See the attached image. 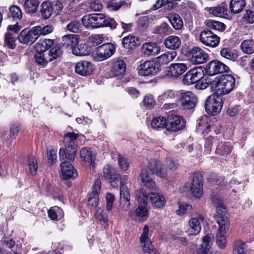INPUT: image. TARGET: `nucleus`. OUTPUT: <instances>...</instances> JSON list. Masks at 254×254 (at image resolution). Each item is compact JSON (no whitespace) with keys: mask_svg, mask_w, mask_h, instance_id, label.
Segmentation results:
<instances>
[{"mask_svg":"<svg viewBox=\"0 0 254 254\" xmlns=\"http://www.w3.org/2000/svg\"><path fill=\"white\" fill-rule=\"evenodd\" d=\"M232 149L230 142L221 141L218 142L215 153L220 155H227L231 152Z\"/></svg>","mask_w":254,"mask_h":254,"instance_id":"473e14b6","label":"nucleus"},{"mask_svg":"<svg viewBox=\"0 0 254 254\" xmlns=\"http://www.w3.org/2000/svg\"><path fill=\"white\" fill-rule=\"evenodd\" d=\"M167 120L162 116L154 118L151 123L153 129H158L165 127L167 129Z\"/></svg>","mask_w":254,"mask_h":254,"instance_id":"79ce46f5","label":"nucleus"},{"mask_svg":"<svg viewBox=\"0 0 254 254\" xmlns=\"http://www.w3.org/2000/svg\"><path fill=\"white\" fill-rule=\"evenodd\" d=\"M176 51L167 52L157 58V62L159 64H166L173 61L177 56Z\"/></svg>","mask_w":254,"mask_h":254,"instance_id":"4c0bfd02","label":"nucleus"},{"mask_svg":"<svg viewBox=\"0 0 254 254\" xmlns=\"http://www.w3.org/2000/svg\"><path fill=\"white\" fill-rule=\"evenodd\" d=\"M214 237L212 234H208L202 238V243L199 249L198 254H202L210 251L213 242Z\"/></svg>","mask_w":254,"mask_h":254,"instance_id":"393cba45","label":"nucleus"},{"mask_svg":"<svg viewBox=\"0 0 254 254\" xmlns=\"http://www.w3.org/2000/svg\"><path fill=\"white\" fill-rule=\"evenodd\" d=\"M187 65L185 63H173L170 65L167 75L168 77L176 79L183 74L187 70Z\"/></svg>","mask_w":254,"mask_h":254,"instance_id":"2eb2a0df","label":"nucleus"},{"mask_svg":"<svg viewBox=\"0 0 254 254\" xmlns=\"http://www.w3.org/2000/svg\"><path fill=\"white\" fill-rule=\"evenodd\" d=\"M203 76L204 73L202 68L200 67L194 68L185 74L183 78V82L187 85L196 83Z\"/></svg>","mask_w":254,"mask_h":254,"instance_id":"9b49d317","label":"nucleus"},{"mask_svg":"<svg viewBox=\"0 0 254 254\" xmlns=\"http://www.w3.org/2000/svg\"><path fill=\"white\" fill-rule=\"evenodd\" d=\"M226 234L220 232H218L216 235V244L221 249L225 247L227 240Z\"/></svg>","mask_w":254,"mask_h":254,"instance_id":"680f3d73","label":"nucleus"},{"mask_svg":"<svg viewBox=\"0 0 254 254\" xmlns=\"http://www.w3.org/2000/svg\"><path fill=\"white\" fill-rule=\"evenodd\" d=\"M222 107V100L215 95L209 96L205 104V108L207 113L212 115L218 114Z\"/></svg>","mask_w":254,"mask_h":254,"instance_id":"39448f33","label":"nucleus"},{"mask_svg":"<svg viewBox=\"0 0 254 254\" xmlns=\"http://www.w3.org/2000/svg\"><path fill=\"white\" fill-rule=\"evenodd\" d=\"M246 248L245 243L241 241H236L234 244L233 254H246L244 250Z\"/></svg>","mask_w":254,"mask_h":254,"instance_id":"4d7b16f0","label":"nucleus"},{"mask_svg":"<svg viewBox=\"0 0 254 254\" xmlns=\"http://www.w3.org/2000/svg\"><path fill=\"white\" fill-rule=\"evenodd\" d=\"M126 70L125 62L119 59H114L112 61L111 71L115 76L122 75Z\"/></svg>","mask_w":254,"mask_h":254,"instance_id":"412c9836","label":"nucleus"},{"mask_svg":"<svg viewBox=\"0 0 254 254\" xmlns=\"http://www.w3.org/2000/svg\"><path fill=\"white\" fill-rule=\"evenodd\" d=\"M212 124L213 122H211L210 118L206 116L201 117L197 121L198 129L202 130L203 133H208L210 131Z\"/></svg>","mask_w":254,"mask_h":254,"instance_id":"bb28decb","label":"nucleus"},{"mask_svg":"<svg viewBox=\"0 0 254 254\" xmlns=\"http://www.w3.org/2000/svg\"><path fill=\"white\" fill-rule=\"evenodd\" d=\"M216 222L219 225L218 232L226 233L230 226V222L225 216L215 217Z\"/></svg>","mask_w":254,"mask_h":254,"instance_id":"58836bf2","label":"nucleus"},{"mask_svg":"<svg viewBox=\"0 0 254 254\" xmlns=\"http://www.w3.org/2000/svg\"><path fill=\"white\" fill-rule=\"evenodd\" d=\"M148 233L149 227L147 225H145L140 238V242L142 250L146 253L150 252L153 247L148 238Z\"/></svg>","mask_w":254,"mask_h":254,"instance_id":"4be33fe9","label":"nucleus"},{"mask_svg":"<svg viewBox=\"0 0 254 254\" xmlns=\"http://www.w3.org/2000/svg\"><path fill=\"white\" fill-rule=\"evenodd\" d=\"M115 45L111 43L104 44L97 48V58L100 61L106 60L114 55L116 51Z\"/></svg>","mask_w":254,"mask_h":254,"instance_id":"f8f14e48","label":"nucleus"},{"mask_svg":"<svg viewBox=\"0 0 254 254\" xmlns=\"http://www.w3.org/2000/svg\"><path fill=\"white\" fill-rule=\"evenodd\" d=\"M79 37L76 34H67L63 36L62 43L66 47H71L72 48L78 44Z\"/></svg>","mask_w":254,"mask_h":254,"instance_id":"f704fd0d","label":"nucleus"},{"mask_svg":"<svg viewBox=\"0 0 254 254\" xmlns=\"http://www.w3.org/2000/svg\"><path fill=\"white\" fill-rule=\"evenodd\" d=\"M245 5V0H231L229 3V8L231 12L236 14L241 12Z\"/></svg>","mask_w":254,"mask_h":254,"instance_id":"e433bc0d","label":"nucleus"},{"mask_svg":"<svg viewBox=\"0 0 254 254\" xmlns=\"http://www.w3.org/2000/svg\"><path fill=\"white\" fill-rule=\"evenodd\" d=\"M142 51L146 56H155L160 53V48L155 43H145L142 45Z\"/></svg>","mask_w":254,"mask_h":254,"instance_id":"b1692460","label":"nucleus"},{"mask_svg":"<svg viewBox=\"0 0 254 254\" xmlns=\"http://www.w3.org/2000/svg\"><path fill=\"white\" fill-rule=\"evenodd\" d=\"M120 207L124 210L127 211L130 207V193L127 187L121 186L120 187Z\"/></svg>","mask_w":254,"mask_h":254,"instance_id":"a211bd4d","label":"nucleus"},{"mask_svg":"<svg viewBox=\"0 0 254 254\" xmlns=\"http://www.w3.org/2000/svg\"><path fill=\"white\" fill-rule=\"evenodd\" d=\"M222 57L232 61H235L238 58L236 52L228 48H224L220 51Z\"/></svg>","mask_w":254,"mask_h":254,"instance_id":"de8ad7c7","label":"nucleus"},{"mask_svg":"<svg viewBox=\"0 0 254 254\" xmlns=\"http://www.w3.org/2000/svg\"><path fill=\"white\" fill-rule=\"evenodd\" d=\"M178 96L177 91L172 89H168L160 95L158 98L159 100L165 101L175 99L178 97Z\"/></svg>","mask_w":254,"mask_h":254,"instance_id":"5fc2aeb1","label":"nucleus"},{"mask_svg":"<svg viewBox=\"0 0 254 254\" xmlns=\"http://www.w3.org/2000/svg\"><path fill=\"white\" fill-rule=\"evenodd\" d=\"M80 156L82 162L88 164L92 168L95 167L94 157L92 154L91 149L87 147H83L80 151Z\"/></svg>","mask_w":254,"mask_h":254,"instance_id":"5701e85b","label":"nucleus"},{"mask_svg":"<svg viewBox=\"0 0 254 254\" xmlns=\"http://www.w3.org/2000/svg\"><path fill=\"white\" fill-rule=\"evenodd\" d=\"M118 164L120 169L122 171H127L129 167V163L127 158L122 156H119Z\"/></svg>","mask_w":254,"mask_h":254,"instance_id":"338daca9","label":"nucleus"},{"mask_svg":"<svg viewBox=\"0 0 254 254\" xmlns=\"http://www.w3.org/2000/svg\"><path fill=\"white\" fill-rule=\"evenodd\" d=\"M72 53L78 56H86L90 54V50L86 44L76 45L72 49Z\"/></svg>","mask_w":254,"mask_h":254,"instance_id":"a19ab883","label":"nucleus"},{"mask_svg":"<svg viewBox=\"0 0 254 254\" xmlns=\"http://www.w3.org/2000/svg\"><path fill=\"white\" fill-rule=\"evenodd\" d=\"M122 44L124 48H132L140 44V40L138 37L129 34L123 38Z\"/></svg>","mask_w":254,"mask_h":254,"instance_id":"cd10ccee","label":"nucleus"},{"mask_svg":"<svg viewBox=\"0 0 254 254\" xmlns=\"http://www.w3.org/2000/svg\"><path fill=\"white\" fill-rule=\"evenodd\" d=\"M167 130L177 131L183 129L186 125L184 119L176 115L170 114L167 120Z\"/></svg>","mask_w":254,"mask_h":254,"instance_id":"1a4fd4ad","label":"nucleus"},{"mask_svg":"<svg viewBox=\"0 0 254 254\" xmlns=\"http://www.w3.org/2000/svg\"><path fill=\"white\" fill-rule=\"evenodd\" d=\"M39 4L38 0H26L24 4L25 10L28 13H34L37 11Z\"/></svg>","mask_w":254,"mask_h":254,"instance_id":"49530a36","label":"nucleus"},{"mask_svg":"<svg viewBox=\"0 0 254 254\" xmlns=\"http://www.w3.org/2000/svg\"><path fill=\"white\" fill-rule=\"evenodd\" d=\"M241 49L246 54H253L254 52V43L251 40H245L241 44Z\"/></svg>","mask_w":254,"mask_h":254,"instance_id":"603ef678","label":"nucleus"},{"mask_svg":"<svg viewBox=\"0 0 254 254\" xmlns=\"http://www.w3.org/2000/svg\"><path fill=\"white\" fill-rule=\"evenodd\" d=\"M189 227L188 233L189 235L194 236L198 234L201 229L199 220L196 218H191L189 221Z\"/></svg>","mask_w":254,"mask_h":254,"instance_id":"a878e982","label":"nucleus"},{"mask_svg":"<svg viewBox=\"0 0 254 254\" xmlns=\"http://www.w3.org/2000/svg\"><path fill=\"white\" fill-rule=\"evenodd\" d=\"M180 100L182 108L186 110L193 108L197 102V97L190 91L182 92Z\"/></svg>","mask_w":254,"mask_h":254,"instance_id":"9d476101","label":"nucleus"},{"mask_svg":"<svg viewBox=\"0 0 254 254\" xmlns=\"http://www.w3.org/2000/svg\"><path fill=\"white\" fill-rule=\"evenodd\" d=\"M148 197L150 202L154 208L161 209L166 205V199L162 194L152 192L148 193Z\"/></svg>","mask_w":254,"mask_h":254,"instance_id":"aec40b11","label":"nucleus"},{"mask_svg":"<svg viewBox=\"0 0 254 254\" xmlns=\"http://www.w3.org/2000/svg\"><path fill=\"white\" fill-rule=\"evenodd\" d=\"M83 25L88 28H95L100 27H109L114 29L117 25V22L113 18H106L102 13L89 14L82 18Z\"/></svg>","mask_w":254,"mask_h":254,"instance_id":"f257e3e1","label":"nucleus"},{"mask_svg":"<svg viewBox=\"0 0 254 254\" xmlns=\"http://www.w3.org/2000/svg\"><path fill=\"white\" fill-rule=\"evenodd\" d=\"M9 16L14 19L20 20L22 16V12L19 7L16 5H12L9 8Z\"/></svg>","mask_w":254,"mask_h":254,"instance_id":"8fccbe9b","label":"nucleus"},{"mask_svg":"<svg viewBox=\"0 0 254 254\" xmlns=\"http://www.w3.org/2000/svg\"><path fill=\"white\" fill-rule=\"evenodd\" d=\"M60 160L63 178L65 180L76 178L77 172L70 163L72 161H69L68 159Z\"/></svg>","mask_w":254,"mask_h":254,"instance_id":"4468645a","label":"nucleus"},{"mask_svg":"<svg viewBox=\"0 0 254 254\" xmlns=\"http://www.w3.org/2000/svg\"><path fill=\"white\" fill-rule=\"evenodd\" d=\"M47 52L48 53V57H49L50 62L60 57L63 54L61 48L59 46H56L52 48H47Z\"/></svg>","mask_w":254,"mask_h":254,"instance_id":"c03bdc74","label":"nucleus"},{"mask_svg":"<svg viewBox=\"0 0 254 254\" xmlns=\"http://www.w3.org/2000/svg\"><path fill=\"white\" fill-rule=\"evenodd\" d=\"M98 196L90 194L88 199L87 204L91 209H95L98 205Z\"/></svg>","mask_w":254,"mask_h":254,"instance_id":"774afa93","label":"nucleus"},{"mask_svg":"<svg viewBox=\"0 0 254 254\" xmlns=\"http://www.w3.org/2000/svg\"><path fill=\"white\" fill-rule=\"evenodd\" d=\"M216 222L219 225L218 232L226 233L230 226V222L225 216L215 217Z\"/></svg>","mask_w":254,"mask_h":254,"instance_id":"ea45409f","label":"nucleus"},{"mask_svg":"<svg viewBox=\"0 0 254 254\" xmlns=\"http://www.w3.org/2000/svg\"><path fill=\"white\" fill-rule=\"evenodd\" d=\"M138 70L140 75L151 76L156 74L159 69L157 64L153 61H147L141 63Z\"/></svg>","mask_w":254,"mask_h":254,"instance_id":"6e6552de","label":"nucleus"},{"mask_svg":"<svg viewBox=\"0 0 254 254\" xmlns=\"http://www.w3.org/2000/svg\"><path fill=\"white\" fill-rule=\"evenodd\" d=\"M198 37L202 44L209 47H216L220 42L219 37L214 33H200Z\"/></svg>","mask_w":254,"mask_h":254,"instance_id":"ddd939ff","label":"nucleus"},{"mask_svg":"<svg viewBox=\"0 0 254 254\" xmlns=\"http://www.w3.org/2000/svg\"><path fill=\"white\" fill-rule=\"evenodd\" d=\"M75 72L82 76H87L93 71V66L91 63L85 61L77 62L74 67Z\"/></svg>","mask_w":254,"mask_h":254,"instance_id":"f3484780","label":"nucleus"},{"mask_svg":"<svg viewBox=\"0 0 254 254\" xmlns=\"http://www.w3.org/2000/svg\"><path fill=\"white\" fill-rule=\"evenodd\" d=\"M189 53L190 62L194 64L204 63L209 59L208 54L198 47H193Z\"/></svg>","mask_w":254,"mask_h":254,"instance_id":"0eeeda50","label":"nucleus"},{"mask_svg":"<svg viewBox=\"0 0 254 254\" xmlns=\"http://www.w3.org/2000/svg\"><path fill=\"white\" fill-rule=\"evenodd\" d=\"M54 45V42L50 39H46L36 44V53L34 55L35 62L39 65L45 66L50 62L49 56L47 52V48H51Z\"/></svg>","mask_w":254,"mask_h":254,"instance_id":"20e7f679","label":"nucleus"},{"mask_svg":"<svg viewBox=\"0 0 254 254\" xmlns=\"http://www.w3.org/2000/svg\"><path fill=\"white\" fill-rule=\"evenodd\" d=\"M51 5L54 14L57 15L63 8V4L60 0L50 1Z\"/></svg>","mask_w":254,"mask_h":254,"instance_id":"0e129e2a","label":"nucleus"},{"mask_svg":"<svg viewBox=\"0 0 254 254\" xmlns=\"http://www.w3.org/2000/svg\"><path fill=\"white\" fill-rule=\"evenodd\" d=\"M38 33H20L17 38L23 44H32L39 37Z\"/></svg>","mask_w":254,"mask_h":254,"instance_id":"c85d7f7f","label":"nucleus"},{"mask_svg":"<svg viewBox=\"0 0 254 254\" xmlns=\"http://www.w3.org/2000/svg\"><path fill=\"white\" fill-rule=\"evenodd\" d=\"M108 214L104 210H98L95 214L96 219L100 221L103 222L106 224V226H108Z\"/></svg>","mask_w":254,"mask_h":254,"instance_id":"052dcab7","label":"nucleus"},{"mask_svg":"<svg viewBox=\"0 0 254 254\" xmlns=\"http://www.w3.org/2000/svg\"><path fill=\"white\" fill-rule=\"evenodd\" d=\"M40 12L42 18L44 19L49 18L53 14L50 1H45L42 3Z\"/></svg>","mask_w":254,"mask_h":254,"instance_id":"37998d69","label":"nucleus"},{"mask_svg":"<svg viewBox=\"0 0 254 254\" xmlns=\"http://www.w3.org/2000/svg\"><path fill=\"white\" fill-rule=\"evenodd\" d=\"M139 179L146 188L152 190H155L156 187V184L153 179L147 173L146 170H142L139 176Z\"/></svg>","mask_w":254,"mask_h":254,"instance_id":"c756f323","label":"nucleus"},{"mask_svg":"<svg viewBox=\"0 0 254 254\" xmlns=\"http://www.w3.org/2000/svg\"><path fill=\"white\" fill-rule=\"evenodd\" d=\"M81 24L76 20L70 22L66 26V30L69 32H78L81 30Z\"/></svg>","mask_w":254,"mask_h":254,"instance_id":"bf43d9fd","label":"nucleus"},{"mask_svg":"<svg viewBox=\"0 0 254 254\" xmlns=\"http://www.w3.org/2000/svg\"><path fill=\"white\" fill-rule=\"evenodd\" d=\"M208 11L215 16L226 17L228 15L227 6L223 3L217 6L210 7Z\"/></svg>","mask_w":254,"mask_h":254,"instance_id":"72a5a7b5","label":"nucleus"},{"mask_svg":"<svg viewBox=\"0 0 254 254\" xmlns=\"http://www.w3.org/2000/svg\"><path fill=\"white\" fill-rule=\"evenodd\" d=\"M181 40L177 36H170L167 37L164 44L165 47L169 49L176 50L178 49L181 45Z\"/></svg>","mask_w":254,"mask_h":254,"instance_id":"2f4dec72","label":"nucleus"},{"mask_svg":"<svg viewBox=\"0 0 254 254\" xmlns=\"http://www.w3.org/2000/svg\"><path fill=\"white\" fill-rule=\"evenodd\" d=\"M169 20L172 26L176 30H180L183 26V21L179 15L173 13L169 16Z\"/></svg>","mask_w":254,"mask_h":254,"instance_id":"a18cd8bd","label":"nucleus"},{"mask_svg":"<svg viewBox=\"0 0 254 254\" xmlns=\"http://www.w3.org/2000/svg\"><path fill=\"white\" fill-rule=\"evenodd\" d=\"M54 28L52 25H47L43 27L40 26H36L32 27L27 31V28H25L21 30V32H53Z\"/></svg>","mask_w":254,"mask_h":254,"instance_id":"3c124183","label":"nucleus"},{"mask_svg":"<svg viewBox=\"0 0 254 254\" xmlns=\"http://www.w3.org/2000/svg\"><path fill=\"white\" fill-rule=\"evenodd\" d=\"M79 134L74 132H67L64 136V148H61L59 151L60 160L68 159L73 161L77 152V144L75 141Z\"/></svg>","mask_w":254,"mask_h":254,"instance_id":"f03ea898","label":"nucleus"},{"mask_svg":"<svg viewBox=\"0 0 254 254\" xmlns=\"http://www.w3.org/2000/svg\"><path fill=\"white\" fill-rule=\"evenodd\" d=\"M15 37H13L12 33H7L5 35V43L7 47L13 49L15 47Z\"/></svg>","mask_w":254,"mask_h":254,"instance_id":"e2e57ef3","label":"nucleus"},{"mask_svg":"<svg viewBox=\"0 0 254 254\" xmlns=\"http://www.w3.org/2000/svg\"><path fill=\"white\" fill-rule=\"evenodd\" d=\"M117 174L116 170L109 164L105 166L103 168V176L107 180L112 179Z\"/></svg>","mask_w":254,"mask_h":254,"instance_id":"13d9d810","label":"nucleus"},{"mask_svg":"<svg viewBox=\"0 0 254 254\" xmlns=\"http://www.w3.org/2000/svg\"><path fill=\"white\" fill-rule=\"evenodd\" d=\"M205 69L206 74L210 76L228 72L230 70L227 65L217 60H213L209 62L206 65Z\"/></svg>","mask_w":254,"mask_h":254,"instance_id":"423d86ee","label":"nucleus"},{"mask_svg":"<svg viewBox=\"0 0 254 254\" xmlns=\"http://www.w3.org/2000/svg\"><path fill=\"white\" fill-rule=\"evenodd\" d=\"M105 37L103 34H93L88 38V42L92 46H97L102 43Z\"/></svg>","mask_w":254,"mask_h":254,"instance_id":"09e8293b","label":"nucleus"},{"mask_svg":"<svg viewBox=\"0 0 254 254\" xmlns=\"http://www.w3.org/2000/svg\"><path fill=\"white\" fill-rule=\"evenodd\" d=\"M147 169L149 171L161 178H164L166 176V168H163L161 162L156 159H151L148 162Z\"/></svg>","mask_w":254,"mask_h":254,"instance_id":"dca6fc26","label":"nucleus"},{"mask_svg":"<svg viewBox=\"0 0 254 254\" xmlns=\"http://www.w3.org/2000/svg\"><path fill=\"white\" fill-rule=\"evenodd\" d=\"M180 0H158L153 5L155 9H158L163 5H168V8L172 9Z\"/></svg>","mask_w":254,"mask_h":254,"instance_id":"6e6d98bb","label":"nucleus"},{"mask_svg":"<svg viewBox=\"0 0 254 254\" xmlns=\"http://www.w3.org/2000/svg\"><path fill=\"white\" fill-rule=\"evenodd\" d=\"M190 191L193 195L196 197H200L203 194L202 182L201 177L199 175L194 176Z\"/></svg>","mask_w":254,"mask_h":254,"instance_id":"6ab92c4d","label":"nucleus"},{"mask_svg":"<svg viewBox=\"0 0 254 254\" xmlns=\"http://www.w3.org/2000/svg\"><path fill=\"white\" fill-rule=\"evenodd\" d=\"M136 215L138 217L141 218L142 220L147 218L148 215V210L146 206L138 205L136 208Z\"/></svg>","mask_w":254,"mask_h":254,"instance_id":"69168bd1","label":"nucleus"},{"mask_svg":"<svg viewBox=\"0 0 254 254\" xmlns=\"http://www.w3.org/2000/svg\"><path fill=\"white\" fill-rule=\"evenodd\" d=\"M214 92L218 95H226L230 93L235 86V79L230 74H223L214 78L212 83Z\"/></svg>","mask_w":254,"mask_h":254,"instance_id":"7ed1b4c3","label":"nucleus"},{"mask_svg":"<svg viewBox=\"0 0 254 254\" xmlns=\"http://www.w3.org/2000/svg\"><path fill=\"white\" fill-rule=\"evenodd\" d=\"M136 198L139 203V205L146 206L147 204L148 194L147 195L144 190H140L136 192Z\"/></svg>","mask_w":254,"mask_h":254,"instance_id":"864d4df0","label":"nucleus"},{"mask_svg":"<svg viewBox=\"0 0 254 254\" xmlns=\"http://www.w3.org/2000/svg\"><path fill=\"white\" fill-rule=\"evenodd\" d=\"M211 199L216 206V214L215 217L225 216L226 213L225 207L221 204V200L218 194H212Z\"/></svg>","mask_w":254,"mask_h":254,"instance_id":"c9c22d12","label":"nucleus"},{"mask_svg":"<svg viewBox=\"0 0 254 254\" xmlns=\"http://www.w3.org/2000/svg\"><path fill=\"white\" fill-rule=\"evenodd\" d=\"M214 82V78L212 79L211 77L206 76L203 77L202 78L198 80L195 83V87L197 89H204L208 86H210L212 91L214 92V88L212 85V83Z\"/></svg>","mask_w":254,"mask_h":254,"instance_id":"7c9ffc66","label":"nucleus"}]
</instances>
